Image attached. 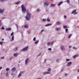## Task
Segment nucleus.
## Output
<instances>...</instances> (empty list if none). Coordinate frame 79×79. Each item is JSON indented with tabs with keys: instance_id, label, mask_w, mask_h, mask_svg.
I'll return each instance as SVG.
<instances>
[{
	"instance_id": "nucleus-1",
	"label": "nucleus",
	"mask_w": 79,
	"mask_h": 79,
	"mask_svg": "<svg viewBox=\"0 0 79 79\" xmlns=\"http://www.w3.org/2000/svg\"><path fill=\"white\" fill-rule=\"evenodd\" d=\"M27 15L26 17V18L27 20L29 21L31 19V14L28 11H27Z\"/></svg>"
},
{
	"instance_id": "nucleus-2",
	"label": "nucleus",
	"mask_w": 79,
	"mask_h": 79,
	"mask_svg": "<svg viewBox=\"0 0 79 79\" xmlns=\"http://www.w3.org/2000/svg\"><path fill=\"white\" fill-rule=\"evenodd\" d=\"M21 7L23 12V13H25L26 11V8L24 6V5H22Z\"/></svg>"
},
{
	"instance_id": "nucleus-3",
	"label": "nucleus",
	"mask_w": 79,
	"mask_h": 79,
	"mask_svg": "<svg viewBox=\"0 0 79 79\" xmlns=\"http://www.w3.org/2000/svg\"><path fill=\"white\" fill-rule=\"evenodd\" d=\"M29 58H27L25 61V64H26V65H27V63H28V61H29Z\"/></svg>"
},
{
	"instance_id": "nucleus-4",
	"label": "nucleus",
	"mask_w": 79,
	"mask_h": 79,
	"mask_svg": "<svg viewBox=\"0 0 79 79\" xmlns=\"http://www.w3.org/2000/svg\"><path fill=\"white\" fill-rule=\"evenodd\" d=\"M28 47H29L27 46V47L24 48L22 50V51H23L24 52H25V51H26V50H27V48H28Z\"/></svg>"
},
{
	"instance_id": "nucleus-5",
	"label": "nucleus",
	"mask_w": 79,
	"mask_h": 79,
	"mask_svg": "<svg viewBox=\"0 0 79 79\" xmlns=\"http://www.w3.org/2000/svg\"><path fill=\"white\" fill-rule=\"evenodd\" d=\"M16 70V68L15 67H14L12 69V71L15 72Z\"/></svg>"
},
{
	"instance_id": "nucleus-6",
	"label": "nucleus",
	"mask_w": 79,
	"mask_h": 79,
	"mask_svg": "<svg viewBox=\"0 0 79 79\" xmlns=\"http://www.w3.org/2000/svg\"><path fill=\"white\" fill-rule=\"evenodd\" d=\"M71 64H72V62H69L67 64V66H69L71 65Z\"/></svg>"
},
{
	"instance_id": "nucleus-7",
	"label": "nucleus",
	"mask_w": 79,
	"mask_h": 79,
	"mask_svg": "<svg viewBox=\"0 0 79 79\" xmlns=\"http://www.w3.org/2000/svg\"><path fill=\"white\" fill-rule=\"evenodd\" d=\"M4 12V9L2 10V9H0V13H3Z\"/></svg>"
},
{
	"instance_id": "nucleus-8",
	"label": "nucleus",
	"mask_w": 79,
	"mask_h": 79,
	"mask_svg": "<svg viewBox=\"0 0 79 79\" xmlns=\"http://www.w3.org/2000/svg\"><path fill=\"white\" fill-rule=\"evenodd\" d=\"M61 49L62 50H64L65 48H64V47L63 46H61Z\"/></svg>"
},
{
	"instance_id": "nucleus-9",
	"label": "nucleus",
	"mask_w": 79,
	"mask_h": 79,
	"mask_svg": "<svg viewBox=\"0 0 79 79\" xmlns=\"http://www.w3.org/2000/svg\"><path fill=\"white\" fill-rule=\"evenodd\" d=\"M44 5H45L46 6H48V2H44Z\"/></svg>"
},
{
	"instance_id": "nucleus-10",
	"label": "nucleus",
	"mask_w": 79,
	"mask_h": 79,
	"mask_svg": "<svg viewBox=\"0 0 79 79\" xmlns=\"http://www.w3.org/2000/svg\"><path fill=\"white\" fill-rule=\"evenodd\" d=\"M18 55H19L18 53H15L14 54V56H15V57H16V56H18Z\"/></svg>"
},
{
	"instance_id": "nucleus-11",
	"label": "nucleus",
	"mask_w": 79,
	"mask_h": 79,
	"mask_svg": "<svg viewBox=\"0 0 79 79\" xmlns=\"http://www.w3.org/2000/svg\"><path fill=\"white\" fill-rule=\"evenodd\" d=\"M52 23H48V24H47L45 25V26H52Z\"/></svg>"
},
{
	"instance_id": "nucleus-12",
	"label": "nucleus",
	"mask_w": 79,
	"mask_h": 79,
	"mask_svg": "<svg viewBox=\"0 0 79 79\" xmlns=\"http://www.w3.org/2000/svg\"><path fill=\"white\" fill-rule=\"evenodd\" d=\"M61 30V27H59V28L56 27V30L57 31H59V30Z\"/></svg>"
},
{
	"instance_id": "nucleus-13",
	"label": "nucleus",
	"mask_w": 79,
	"mask_h": 79,
	"mask_svg": "<svg viewBox=\"0 0 79 79\" xmlns=\"http://www.w3.org/2000/svg\"><path fill=\"white\" fill-rule=\"evenodd\" d=\"M6 31H11V28H9L6 29Z\"/></svg>"
},
{
	"instance_id": "nucleus-14",
	"label": "nucleus",
	"mask_w": 79,
	"mask_h": 79,
	"mask_svg": "<svg viewBox=\"0 0 79 79\" xmlns=\"http://www.w3.org/2000/svg\"><path fill=\"white\" fill-rule=\"evenodd\" d=\"M62 3H63V2H61L58 4V6H60L61 5V4H62Z\"/></svg>"
},
{
	"instance_id": "nucleus-15",
	"label": "nucleus",
	"mask_w": 79,
	"mask_h": 79,
	"mask_svg": "<svg viewBox=\"0 0 79 79\" xmlns=\"http://www.w3.org/2000/svg\"><path fill=\"white\" fill-rule=\"evenodd\" d=\"M55 5H56L54 4H51V6L52 7H54V6H55Z\"/></svg>"
},
{
	"instance_id": "nucleus-16",
	"label": "nucleus",
	"mask_w": 79,
	"mask_h": 79,
	"mask_svg": "<svg viewBox=\"0 0 79 79\" xmlns=\"http://www.w3.org/2000/svg\"><path fill=\"white\" fill-rule=\"evenodd\" d=\"M56 25H60V22H56Z\"/></svg>"
},
{
	"instance_id": "nucleus-17",
	"label": "nucleus",
	"mask_w": 79,
	"mask_h": 79,
	"mask_svg": "<svg viewBox=\"0 0 79 79\" xmlns=\"http://www.w3.org/2000/svg\"><path fill=\"white\" fill-rule=\"evenodd\" d=\"M78 55H75L74 56H73V58H76V57H77V56H78Z\"/></svg>"
},
{
	"instance_id": "nucleus-18",
	"label": "nucleus",
	"mask_w": 79,
	"mask_h": 79,
	"mask_svg": "<svg viewBox=\"0 0 79 79\" xmlns=\"http://www.w3.org/2000/svg\"><path fill=\"white\" fill-rule=\"evenodd\" d=\"M71 36H72V34H71L68 36V38L69 39H70V38L71 37Z\"/></svg>"
},
{
	"instance_id": "nucleus-19",
	"label": "nucleus",
	"mask_w": 79,
	"mask_h": 79,
	"mask_svg": "<svg viewBox=\"0 0 79 79\" xmlns=\"http://www.w3.org/2000/svg\"><path fill=\"white\" fill-rule=\"evenodd\" d=\"M20 2H17L15 3V5H18L19 3H20Z\"/></svg>"
},
{
	"instance_id": "nucleus-20",
	"label": "nucleus",
	"mask_w": 79,
	"mask_h": 79,
	"mask_svg": "<svg viewBox=\"0 0 79 79\" xmlns=\"http://www.w3.org/2000/svg\"><path fill=\"white\" fill-rule=\"evenodd\" d=\"M14 36H13L12 37V39L11 40V41H13V40H14Z\"/></svg>"
},
{
	"instance_id": "nucleus-21",
	"label": "nucleus",
	"mask_w": 79,
	"mask_h": 79,
	"mask_svg": "<svg viewBox=\"0 0 79 79\" xmlns=\"http://www.w3.org/2000/svg\"><path fill=\"white\" fill-rule=\"evenodd\" d=\"M76 10H75L72 12V14H73V13H76Z\"/></svg>"
},
{
	"instance_id": "nucleus-22",
	"label": "nucleus",
	"mask_w": 79,
	"mask_h": 79,
	"mask_svg": "<svg viewBox=\"0 0 79 79\" xmlns=\"http://www.w3.org/2000/svg\"><path fill=\"white\" fill-rule=\"evenodd\" d=\"M48 71H49L50 72V71H51V68H48Z\"/></svg>"
},
{
	"instance_id": "nucleus-23",
	"label": "nucleus",
	"mask_w": 79,
	"mask_h": 79,
	"mask_svg": "<svg viewBox=\"0 0 79 79\" xmlns=\"http://www.w3.org/2000/svg\"><path fill=\"white\" fill-rule=\"evenodd\" d=\"M17 50H18V48L17 47H16L15 48H14V51H16Z\"/></svg>"
},
{
	"instance_id": "nucleus-24",
	"label": "nucleus",
	"mask_w": 79,
	"mask_h": 79,
	"mask_svg": "<svg viewBox=\"0 0 79 79\" xmlns=\"http://www.w3.org/2000/svg\"><path fill=\"white\" fill-rule=\"evenodd\" d=\"M63 28H64V29H66V28H68V27L65 25L64 26Z\"/></svg>"
},
{
	"instance_id": "nucleus-25",
	"label": "nucleus",
	"mask_w": 79,
	"mask_h": 79,
	"mask_svg": "<svg viewBox=\"0 0 79 79\" xmlns=\"http://www.w3.org/2000/svg\"><path fill=\"white\" fill-rule=\"evenodd\" d=\"M47 21L48 22H50V20L49 19V18H48L47 19Z\"/></svg>"
},
{
	"instance_id": "nucleus-26",
	"label": "nucleus",
	"mask_w": 79,
	"mask_h": 79,
	"mask_svg": "<svg viewBox=\"0 0 79 79\" xmlns=\"http://www.w3.org/2000/svg\"><path fill=\"white\" fill-rule=\"evenodd\" d=\"M38 43H39V41H36L35 42V44H37Z\"/></svg>"
},
{
	"instance_id": "nucleus-27",
	"label": "nucleus",
	"mask_w": 79,
	"mask_h": 79,
	"mask_svg": "<svg viewBox=\"0 0 79 79\" xmlns=\"http://www.w3.org/2000/svg\"><path fill=\"white\" fill-rule=\"evenodd\" d=\"M47 45H48V46H49V45H50V43L48 42V43H47Z\"/></svg>"
},
{
	"instance_id": "nucleus-28",
	"label": "nucleus",
	"mask_w": 79,
	"mask_h": 79,
	"mask_svg": "<svg viewBox=\"0 0 79 79\" xmlns=\"http://www.w3.org/2000/svg\"><path fill=\"white\" fill-rule=\"evenodd\" d=\"M28 26H27V25H26L25 26V28H28Z\"/></svg>"
},
{
	"instance_id": "nucleus-29",
	"label": "nucleus",
	"mask_w": 79,
	"mask_h": 79,
	"mask_svg": "<svg viewBox=\"0 0 79 79\" xmlns=\"http://www.w3.org/2000/svg\"><path fill=\"white\" fill-rule=\"evenodd\" d=\"M6 71H10V69L9 68H6Z\"/></svg>"
},
{
	"instance_id": "nucleus-30",
	"label": "nucleus",
	"mask_w": 79,
	"mask_h": 79,
	"mask_svg": "<svg viewBox=\"0 0 79 79\" xmlns=\"http://www.w3.org/2000/svg\"><path fill=\"white\" fill-rule=\"evenodd\" d=\"M68 29H65V32H66V33H67V32H68Z\"/></svg>"
},
{
	"instance_id": "nucleus-31",
	"label": "nucleus",
	"mask_w": 79,
	"mask_h": 79,
	"mask_svg": "<svg viewBox=\"0 0 79 79\" xmlns=\"http://www.w3.org/2000/svg\"><path fill=\"white\" fill-rule=\"evenodd\" d=\"M21 76V74H19L18 76V77H20Z\"/></svg>"
},
{
	"instance_id": "nucleus-32",
	"label": "nucleus",
	"mask_w": 79,
	"mask_h": 79,
	"mask_svg": "<svg viewBox=\"0 0 79 79\" xmlns=\"http://www.w3.org/2000/svg\"><path fill=\"white\" fill-rule=\"evenodd\" d=\"M0 44L1 45H3V42H0Z\"/></svg>"
},
{
	"instance_id": "nucleus-33",
	"label": "nucleus",
	"mask_w": 79,
	"mask_h": 79,
	"mask_svg": "<svg viewBox=\"0 0 79 79\" xmlns=\"http://www.w3.org/2000/svg\"><path fill=\"white\" fill-rule=\"evenodd\" d=\"M1 29H2V30H4V29H5V28H4V27H2L1 28Z\"/></svg>"
},
{
	"instance_id": "nucleus-34",
	"label": "nucleus",
	"mask_w": 79,
	"mask_h": 79,
	"mask_svg": "<svg viewBox=\"0 0 79 79\" xmlns=\"http://www.w3.org/2000/svg\"><path fill=\"white\" fill-rule=\"evenodd\" d=\"M6 0H0V1L1 2H3V1H6Z\"/></svg>"
},
{
	"instance_id": "nucleus-35",
	"label": "nucleus",
	"mask_w": 79,
	"mask_h": 79,
	"mask_svg": "<svg viewBox=\"0 0 79 79\" xmlns=\"http://www.w3.org/2000/svg\"><path fill=\"white\" fill-rule=\"evenodd\" d=\"M36 39V38H35V37L33 39V41H35Z\"/></svg>"
},
{
	"instance_id": "nucleus-36",
	"label": "nucleus",
	"mask_w": 79,
	"mask_h": 79,
	"mask_svg": "<svg viewBox=\"0 0 79 79\" xmlns=\"http://www.w3.org/2000/svg\"><path fill=\"white\" fill-rule=\"evenodd\" d=\"M13 34H14V32H12L11 33V36H13Z\"/></svg>"
},
{
	"instance_id": "nucleus-37",
	"label": "nucleus",
	"mask_w": 79,
	"mask_h": 79,
	"mask_svg": "<svg viewBox=\"0 0 79 79\" xmlns=\"http://www.w3.org/2000/svg\"><path fill=\"white\" fill-rule=\"evenodd\" d=\"M44 75H45V74H47V73L46 72H44L43 73Z\"/></svg>"
},
{
	"instance_id": "nucleus-38",
	"label": "nucleus",
	"mask_w": 79,
	"mask_h": 79,
	"mask_svg": "<svg viewBox=\"0 0 79 79\" xmlns=\"http://www.w3.org/2000/svg\"><path fill=\"white\" fill-rule=\"evenodd\" d=\"M69 60H70V59H66V61H69Z\"/></svg>"
},
{
	"instance_id": "nucleus-39",
	"label": "nucleus",
	"mask_w": 79,
	"mask_h": 79,
	"mask_svg": "<svg viewBox=\"0 0 79 79\" xmlns=\"http://www.w3.org/2000/svg\"><path fill=\"white\" fill-rule=\"evenodd\" d=\"M67 2L68 3H69V0H67Z\"/></svg>"
},
{
	"instance_id": "nucleus-40",
	"label": "nucleus",
	"mask_w": 79,
	"mask_h": 79,
	"mask_svg": "<svg viewBox=\"0 0 79 79\" xmlns=\"http://www.w3.org/2000/svg\"><path fill=\"white\" fill-rule=\"evenodd\" d=\"M50 74V73L48 72H46V74Z\"/></svg>"
},
{
	"instance_id": "nucleus-41",
	"label": "nucleus",
	"mask_w": 79,
	"mask_h": 79,
	"mask_svg": "<svg viewBox=\"0 0 79 79\" xmlns=\"http://www.w3.org/2000/svg\"><path fill=\"white\" fill-rule=\"evenodd\" d=\"M12 58H13V57H11L10 59V61H11V59H12Z\"/></svg>"
},
{
	"instance_id": "nucleus-42",
	"label": "nucleus",
	"mask_w": 79,
	"mask_h": 79,
	"mask_svg": "<svg viewBox=\"0 0 79 79\" xmlns=\"http://www.w3.org/2000/svg\"><path fill=\"white\" fill-rule=\"evenodd\" d=\"M43 21H46V19H43Z\"/></svg>"
},
{
	"instance_id": "nucleus-43",
	"label": "nucleus",
	"mask_w": 79,
	"mask_h": 79,
	"mask_svg": "<svg viewBox=\"0 0 79 79\" xmlns=\"http://www.w3.org/2000/svg\"><path fill=\"white\" fill-rule=\"evenodd\" d=\"M73 49H77V48H75L74 47H73Z\"/></svg>"
},
{
	"instance_id": "nucleus-44",
	"label": "nucleus",
	"mask_w": 79,
	"mask_h": 79,
	"mask_svg": "<svg viewBox=\"0 0 79 79\" xmlns=\"http://www.w3.org/2000/svg\"><path fill=\"white\" fill-rule=\"evenodd\" d=\"M5 58V57H4V56L2 57L1 58V59H3V58Z\"/></svg>"
},
{
	"instance_id": "nucleus-45",
	"label": "nucleus",
	"mask_w": 79,
	"mask_h": 79,
	"mask_svg": "<svg viewBox=\"0 0 79 79\" xmlns=\"http://www.w3.org/2000/svg\"><path fill=\"white\" fill-rule=\"evenodd\" d=\"M8 73L7 72L6 73V76H8Z\"/></svg>"
},
{
	"instance_id": "nucleus-46",
	"label": "nucleus",
	"mask_w": 79,
	"mask_h": 79,
	"mask_svg": "<svg viewBox=\"0 0 79 79\" xmlns=\"http://www.w3.org/2000/svg\"><path fill=\"white\" fill-rule=\"evenodd\" d=\"M48 50H50V51L52 50V49H51V48H49L48 49Z\"/></svg>"
},
{
	"instance_id": "nucleus-47",
	"label": "nucleus",
	"mask_w": 79,
	"mask_h": 79,
	"mask_svg": "<svg viewBox=\"0 0 79 79\" xmlns=\"http://www.w3.org/2000/svg\"><path fill=\"white\" fill-rule=\"evenodd\" d=\"M44 31V30H42L41 31V32H43Z\"/></svg>"
},
{
	"instance_id": "nucleus-48",
	"label": "nucleus",
	"mask_w": 79,
	"mask_h": 79,
	"mask_svg": "<svg viewBox=\"0 0 79 79\" xmlns=\"http://www.w3.org/2000/svg\"><path fill=\"white\" fill-rule=\"evenodd\" d=\"M16 26L17 29H18V25L16 24Z\"/></svg>"
},
{
	"instance_id": "nucleus-49",
	"label": "nucleus",
	"mask_w": 79,
	"mask_h": 79,
	"mask_svg": "<svg viewBox=\"0 0 79 79\" xmlns=\"http://www.w3.org/2000/svg\"><path fill=\"white\" fill-rule=\"evenodd\" d=\"M53 44V42H52V44H51V45H52Z\"/></svg>"
},
{
	"instance_id": "nucleus-50",
	"label": "nucleus",
	"mask_w": 79,
	"mask_h": 79,
	"mask_svg": "<svg viewBox=\"0 0 79 79\" xmlns=\"http://www.w3.org/2000/svg\"><path fill=\"white\" fill-rule=\"evenodd\" d=\"M2 23H0V26H2Z\"/></svg>"
},
{
	"instance_id": "nucleus-51",
	"label": "nucleus",
	"mask_w": 79,
	"mask_h": 79,
	"mask_svg": "<svg viewBox=\"0 0 79 79\" xmlns=\"http://www.w3.org/2000/svg\"><path fill=\"white\" fill-rule=\"evenodd\" d=\"M64 18H66V16H65V15L64 16Z\"/></svg>"
},
{
	"instance_id": "nucleus-52",
	"label": "nucleus",
	"mask_w": 79,
	"mask_h": 79,
	"mask_svg": "<svg viewBox=\"0 0 79 79\" xmlns=\"http://www.w3.org/2000/svg\"><path fill=\"white\" fill-rule=\"evenodd\" d=\"M67 75H68V74H65V76H67Z\"/></svg>"
},
{
	"instance_id": "nucleus-53",
	"label": "nucleus",
	"mask_w": 79,
	"mask_h": 79,
	"mask_svg": "<svg viewBox=\"0 0 79 79\" xmlns=\"http://www.w3.org/2000/svg\"><path fill=\"white\" fill-rule=\"evenodd\" d=\"M5 19V17H3L2 19Z\"/></svg>"
},
{
	"instance_id": "nucleus-54",
	"label": "nucleus",
	"mask_w": 79,
	"mask_h": 79,
	"mask_svg": "<svg viewBox=\"0 0 79 79\" xmlns=\"http://www.w3.org/2000/svg\"><path fill=\"white\" fill-rule=\"evenodd\" d=\"M40 55H41V53H40V54L38 55V56H40Z\"/></svg>"
},
{
	"instance_id": "nucleus-55",
	"label": "nucleus",
	"mask_w": 79,
	"mask_h": 79,
	"mask_svg": "<svg viewBox=\"0 0 79 79\" xmlns=\"http://www.w3.org/2000/svg\"><path fill=\"white\" fill-rule=\"evenodd\" d=\"M37 11L38 12L39 11V9H37Z\"/></svg>"
},
{
	"instance_id": "nucleus-56",
	"label": "nucleus",
	"mask_w": 79,
	"mask_h": 79,
	"mask_svg": "<svg viewBox=\"0 0 79 79\" xmlns=\"http://www.w3.org/2000/svg\"><path fill=\"white\" fill-rule=\"evenodd\" d=\"M2 69V67H0V69Z\"/></svg>"
},
{
	"instance_id": "nucleus-57",
	"label": "nucleus",
	"mask_w": 79,
	"mask_h": 79,
	"mask_svg": "<svg viewBox=\"0 0 79 79\" xmlns=\"http://www.w3.org/2000/svg\"><path fill=\"white\" fill-rule=\"evenodd\" d=\"M58 61H59V59H57V60H56V61L58 62Z\"/></svg>"
},
{
	"instance_id": "nucleus-58",
	"label": "nucleus",
	"mask_w": 79,
	"mask_h": 79,
	"mask_svg": "<svg viewBox=\"0 0 79 79\" xmlns=\"http://www.w3.org/2000/svg\"><path fill=\"white\" fill-rule=\"evenodd\" d=\"M69 48H71V46H69Z\"/></svg>"
},
{
	"instance_id": "nucleus-59",
	"label": "nucleus",
	"mask_w": 79,
	"mask_h": 79,
	"mask_svg": "<svg viewBox=\"0 0 79 79\" xmlns=\"http://www.w3.org/2000/svg\"><path fill=\"white\" fill-rule=\"evenodd\" d=\"M77 72H78V73H79V69H78Z\"/></svg>"
},
{
	"instance_id": "nucleus-60",
	"label": "nucleus",
	"mask_w": 79,
	"mask_h": 79,
	"mask_svg": "<svg viewBox=\"0 0 79 79\" xmlns=\"http://www.w3.org/2000/svg\"><path fill=\"white\" fill-rule=\"evenodd\" d=\"M77 13H75V15H76V14H77Z\"/></svg>"
},
{
	"instance_id": "nucleus-61",
	"label": "nucleus",
	"mask_w": 79,
	"mask_h": 79,
	"mask_svg": "<svg viewBox=\"0 0 79 79\" xmlns=\"http://www.w3.org/2000/svg\"><path fill=\"white\" fill-rule=\"evenodd\" d=\"M2 22V21L1 20H0V23H1Z\"/></svg>"
},
{
	"instance_id": "nucleus-62",
	"label": "nucleus",
	"mask_w": 79,
	"mask_h": 79,
	"mask_svg": "<svg viewBox=\"0 0 79 79\" xmlns=\"http://www.w3.org/2000/svg\"><path fill=\"white\" fill-rule=\"evenodd\" d=\"M4 40V39H2V40L3 41V40Z\"/></svg>"
},
{
	"instance_id": "nucleus-63",
	"label": "nucleus",
	"mask_w": 79,
	"mask_h": 79,
	"mask_svg": "<svg viewBox=\"0 0 79 79\" xmlns=\"http://www.w3.org/2000/svg\"><path fill=\"white\" fill-rule=\"evenodd\" d=\"M47 61V60L46 59V60H44V62H45V61Z\"/></svg>"
},
{
	"instance_id": "nucleus-64",
	"label": "nucleus",
	"mask_w": 79,
	"mask_h": 79,
	"mask_svg": "<svg viewBox=\"0 0 79 79\" xmlns=\"http://www.w3.org/2000/svg\"><path fill=\"white\" fill-rule=\"evenodd\" d=\"M59 79H61V78H59Z\"/></svg>"
}]
</instances>
